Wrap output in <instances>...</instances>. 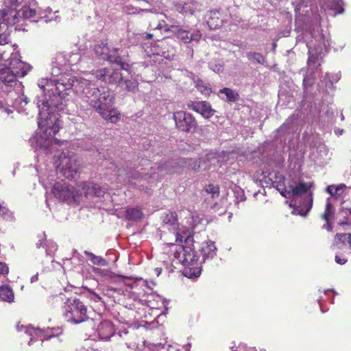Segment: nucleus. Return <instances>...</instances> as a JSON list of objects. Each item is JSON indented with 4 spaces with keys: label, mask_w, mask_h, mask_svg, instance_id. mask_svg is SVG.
I'll return each instance as SVG.
<instances>
[{
    "label": "nucleus",
    "mask_w": 351,
    "mask_h": 351,
    "mask_svg": "<svg viewBox=\"0 0 351 351\" xmlns=\"http://www.w3.org/2000/svg\"><path fill=\"white\" fill-rule=\"evenodd\" d=\"M95 97L90 100V107L95 109L104 119L116 123L119 120L120 117L117 110L112 108L115 98L114 95L109 90H103L100 100H95Z\"/></svg>",
    "instance_id": "obj_1"
},
{
    "label": "nucleus",
    "mask_w": 351,
    "mask_h": 351,
    "mask_svg": "<svg viewBox=\"0 0 351 351\" xmlns=\"http://www.w3.org/2000/svg\"><path fill=\"white\" fill-rule=\"evenodd\" d=\"M193 237L187 235L184 239V245H180L174 252V257L182 263L186 269H198L199 256L193 247Z\"/></svg>",
    "instance_id": "obj_2"
},
{
    "label": "nucleus",
    "mask_w": 351,
    "mask_h": 351,
    "mask_svg": "<svg viewBox=\"0 0 351 351\" xmlns=\"http://www.w3.org/2000/svg\"><path fill=\"white\" fill-rule=\"evenodd\" d=\"M42 105L38 124L39 128L45 134V137L50 138L59 132L60 121L56 114L49 112L51 105L48 101H43Z\"/></svg>",
    "instance_id": "obj_3"
},
{
    "label": "nucleus",
    "mask_w": 351,
    "mask_h": 351,
    "mask_svg": "<svg viewBox=\"0 0 351 351\" xmlns=\"http://www.w3.org/2000/svg\"><path fill=\"white\" fill-rule=\"evenodd\" d=\"M64 315L68 321L80 324L88 319L87 306L79 298H69L64 305Z\"/></svg>",
    "instance_id": "obj_4"
},
{
    "label": "nucleus",
    "mask_w": 351,
    "mask_h": 351,
    "mask_svg": "<svg viewBox=\"0 0 351 351\" xmlns=\"http://www.w3.org/2000/svg\"><path fill=\"white\" fill-rule=\"evenodd\" d=\"M61 172L67 178H74L82 167V160L73 152L62 153L60 156Z\"/></svg>",
    "instance_id": "obj_5"
},
{
    "label": "nucleus",
    "mask_w": 351,
    "mask_h": 351,
    "mask_svg": "<svg viewBox=\"0 0 351 351\" xmlns=\"http://www.w3.org/2000/svg\"><path fill=\"white\" fill-rule=\"evenodd\" d=\"M173 119L176 128L186 133H193L198 128L195 117L191 113L185 110H178L173 112Z\"/></svg>",
    "instance_id": "obj_6"
},
{
    "label": "nucleus",
    "mask_w": 351,
    "mask_h": 351,
    "mask_svg": "<svg viewBox=\"0 0 351 351\" xmlns=\"http://www.w3.org/2000/svg\"><path fill=\"white\" fill-rule=\"evenodd\" d=\"M74 91L77 93H82L84 94L86 98V101L90 106V100L93 97H96L95 99H99L102 96L103 91L96 87L95 84L91 82L90 80L83 77L75 78Z\"/></svg>",
    "instance_id": "obj_7"
},
{
    "label": "nucleus",
    "mask_w": 351,
    "mask_h": 351,
    "mask_svg": "<svg viewBox=\"0 0 351 351\" xmlns=\"http://www.w3.org/2000/svg\"><path fill=\"white\" fill-rule=\"evenodd\" d=\"M51 193L60 200L68 202L76 201V197L79 196V192L73 186L63 180L53 184Z\"/></svg>",
    "instance_id": "obj_8"
},
{
    "label": "nucleus",
    "mask_w": 351,
    "mask_h": 351,
    "mask_svg": "<svg viewBox=\"0 0 351 351\" xmlns=\"http://www.w3.org/2000/svg\"><path fill=\"white\" fill-rule=\"evenodd\" d=\"M96 77L106 83L118 84L121 86L123 82L121 73L118 69L110 68H104L97 70L95 72Z\"/></svg>",
    "instance_id": "obj_9"
},
{
    "label": "nucleus",
    "mask_w": 351,
    "mask_h": 351,
    "mask_svg": "<svg viewBox=\"0 0 351 351\" xmlns=\"http://www.w3.org/2000/svg\"><path fill=\"white\" fill-rule=\"evenodd\" d=\"M187 108L192 110L197 113L201 114L206 119H209L215 113L210 104L206 101H192L190 100L186 103Z\"/></svg>",
    "instance_id": "obj_10"
},
{
    "label": "nucleus",
    "mask_w": 351,
    "mask_h": 351,
    "mask_svg": "<svg viewBox=\"0 0 351 351\" xmlns=\"http://www.w3.org/2000/svg\"><path fill=\"white\" fill-rule=\"evenodd\" d=\"M75 76L70 74H64L58 79L51 81V84H54L56 86V92L60 95L64 90L73 89L74 90Z\"/></svg>",
    "instance_id": "obj_11"
},
{
    "label": "nucleus",
    "mask_w": 351,
    "mask_h": 351,
    "mask_svg": "<svg viewBox=\"0 0 351 351\" xmlns=\"http://www.w3.org/2000/svg\"><path fill=\"white\" fill-rule=\"evenodd\" d=\"M17 77H23L31 70L32 66L17 57L12 58L8 66Z\"/></svg>",
    "instance_id": "obj_12"
},
{
    "label": "nucleus",
    "mask_w": 351,
    "mask_h": 351,
    "mask_svg": "<svg viewBox=\"0 0 351 351\" xmlns=\"http://www.w3.org/2000/svg\"><path fill=\"white\" fill-rule=\"evenodd\" d=\"M19 14L15 9L4 8L0 10V21L7 27L14 25L19 23Z\"/></svg>",
    "instance_id": "obj_13"
},
{
    "label": "nucleus",
    "mask_w": 351,
    "mask_h": 351,
    "mask_svg": "<svg viewBox=\"0 0 351 351\" xmlns=\"http://www.w3.org/2000/svg\"><path fill=\"white\" fill-rule=\"evenodd\" d=\"M80 186L86 196L102 197L106 193V189L91 182H82Z\"/></svg>",
    "instance_id": "obj_14"
},
{
    "label": "nucleus",
    "mask_w": 351,
    "mask_h": 351,
    "mask_svg": "<svg viewBox=\"0 0 351 351\" xmlns=\"http://www.w3.org/2000/svg\"><path fill=\"white\" fill-rule=\"evenodd\" d=\"M97 332L99 339L109 340L114 335L115 330L110 321L104 320L97 326Z\"/></svg>",
    "instance_id": "obj_15"
},
{
    "label": "nucleus",
    "mask_w": 351,
    "mask_h": 351,
    "mask_svg": "<svg viewBox=\"0 0 351 351\" xmlns=\"http://www.w3.org/2000/svg\"><path fill=\"white\" fill-rule=\"evenodd\" d=\"M17 77L9 66H3L0 69V80L5 86L13 87L16 84Z\"/></svg>",
    "instance_id": "obj_16"
},
{
    "label": "nucleus",
    "mask_w": 351,
    "mask_h": 351,
    "mask_svg": "<svg viewBox=\"0 0 351 351\" xmlns=\"http://www.w3.org/2000/svg\"><path fill=\"white\" fill-rule=\"evenodd\" d=\"M313 201V193L310 192L306 198L303 200L302 203L294 208V210L292 211V213L303 217L306 216L312 208Z\"/></svg>",
    "instance_id": "obj_17"
},
{
    "label": "nucleus",
    "mask_w": 351,
    "mask_h": 351,
    "mask_svg": "<svg viewBox=\"0 0 351 351\" xmlns=\"http://www.w3.org/2000/svg\"><path fill=\"white\" fill-rule=\"evenodd\" d=\"M337 241L335 246L337 249L343 250L346 254L351 253V234L337 233L336 234Z\"/></svg>",
    "instance_id": "obj_18"
},
{
    "label": "nucleus",
    "mask_w": 351,
    "mask_h": 351,
    "mask_svg": "<svg viewBox=\"0 0 351 351\" xmlns=\"http://www.w3.org/2000/svg\"><path fill=\"white\" fill-rule=\"evenodd\" d=\"M335 217V208L332 204L328 202L325 206V209L323 213H322L320 217L323 219L326 223L323 226V228L326 229L328 231H331L332 229V225L330 220Z\"/></svg>",
    "instance_id": "obj_19"
},
{
    "label": "nucleus",
    "mask_w": 351,
    "mask_h": 351,
    "mask_svg": "<svg viewBox=\"0 0 351 351\" xmlns=\"http://www.w3.org/2000/svg\"><path fill=\"white\" fill-rule=\"evenodd\" d=\"M94 51L100 59L107 60L110 62L111 61H116V59H114L115 55L110 54V50L107 43H101L96 45Z\"/></svg>",
    "instance_id": "obj_20"
},
{
    "label": "nucleus",
    "mask_w": 351,
    "mask_h": 351,
    "mask_svg": "<svg viewBox=\"0 0 351 351\" xmlns=\"http://www.w3.org/2000/svg\"><path fill=\"white\" fill-rule=\"evenodd\" d=\"M199 250L204 261L206 259L213 258L217 254V247L212 241L203 242Z\"/></svg>",
    "instance_id": "obj_21"
},
{
    "label": "nucleus",
    "mask_w": 351,
    "mask_h": 351,
    "mask_svg": "<svg viewBox=\"0 0 351 351\" xmlns=\"http://www.w3.org/2000/svg\"><path fill=\"white\" fill-rule=\"evenodd\" d=\"M17 46L12 45H3L0 47V61L11 60L12 58L18 56L19 53L16 51Z\"/></svg>",
    "instance_id": "obj_22"
},
{
    "label": "nucleus",
    "mask_w": 351,
    "mask_h": 351,
    "mask_svg": "<svg viewBox=\"0 0 351 351\" xmlns=\"http://www.w3.org/2000/svg\"><path fill=\"white\" fill-rule=\"evenodd\" d=\"M274 186L280 193L282 196L287 197L291 195V190L287 189L285 186V178L280 175L275 177L273 181Z\"/></svg>",
    "instance_id": "obj_23"
},
{
    "label": "nucleus",
    "mask_w": 351,
    "mask_h": 351,
    "mask_svg": "<svg viewBox=\"0 0 351 351\" xmlns=\"http://www.w3.org/2000/svg\"><path fill=\"white\" fill-rule=\"evenodd\" d=\"M176 37L184 43H189L191 40H198L201 35L192 34L189 31L178 29L176 33Z\"/></svg>",
    "instance_id": "obj_24"
},
{
    "label": "nucleus",
    "mask_w": 351,
    "mask_h": 351,
    "mask_svg": "<svg viewBox=\"0 0 351 351\" xmlns=\"http://www.w3.org/2000/svg\"><path fill=\"white\" fill-rule=\"evenodd\" d=\"M0 299L8 303L13 302L14 294L12 289L7 285L0 286Z\"/></svg>",
    "instance_id": "obj_25"
},
{
    "label": "nucleus",
    "mask_w": 351,
    "mask_h": 351,
    "mask_svg": "<svg viewBox=\"0 0 351 351\" xmlns=\"http://www.w3.org/2000/svg\"><path fill=\"white\" fill-rule=\"evenodd\" d=\"M143 217V213L139 207L128 208L125 210V218L129 221H138Z\"/></svg>",
    "instance_id": "obj_26"
},
{
    "label": "nucleus",
    "mask_w": 351,
    "mask_h": 351,
    "mask_svg": "<svg viewBox=\"0 0 351 351\" xmlns=\"http://www.w3.org/2000/svg\"><path fill=\"white\" fill-rule=\"evenodd\" d=\"M138 82L136 79H126L123 80L120 86L130 93H136L138 90Z\"/></svg>",
    "instance_id": "obj_27"
},
{
    "label": "nucleus",
    "mask_w": 351,
    "mask_h": 351,
    "mask_svg": "<svg viewBox=\"0 0 351 351\" xmlns=\"http://www.w3.org/2000/svg\"><path fill=\"white\" fill-rule=\"evenodd\" d=\"M219 16V12L217 10L210 12L207 23L210 29H217L221 26V20Z\"/></svg>",
    "instance_id": "obj_28"
},
{
    "label": "nucleus",
    "mask_w": 351,
    "mask_h": 351,
    "mask_svg": "<svg viewBox=\"0 0 351 351\" xmlns=\"http://www.w3.org/2000/svg\"><path fill=\"white\" fill-rule=\"evenodd\" d=\"M311 185L304 182H299L295 186H293L291 190V195L293 196H300L303 194L307 193Z\"/></svg>",
    "instance_id": "obj_29"
},
{
    "label": "nucleus",
    "mask_w": 351,
    "mask_h": 351,
    "mask_svg": "<svg viewBox=\"0 0 351 351\" xmlns=\"http://www.w3.org/2000/svg\"><path fill=\"white\" fill-rule=\"evenodd\" d=\"M327 8L335 12V14H342L344 11L342 0H328Z\"/></svg>",
    "instance_id": "obj_30"
},
{
    "label": "nucleus",
    "mask_w": 351,
    "mask_h": 351,
    "mask_svg": "<svg viewBox=\"0 0 351 351\" xmlns=\"http://www.w3.org/2000/svg\"><path fill=\"white\" fill-rule=\"evenodd\" d=\"M219 93L224 94L226 97V99L230 102H234L239 100V95L230 88H223L219 90Z\"/></svg>",
    "instance_id": "obj_31"
},
{
    "label": "nucleus",
    "mask_w": 351,
    "mask_h": 351,
    "mask_svg": "<svg viewBox=\"0 0 351 351\" xmlns=\"http://www.w3.org/2000/svg\"><path fill=\"white\" fill-rule=\"evenodd\" d=\"M84 254L88 258L90 261L97 265L105 266L107 265L106 261L101 256H96L92 252L85 251Z\"/></svg>",
    "instance_id": "obj_32"
},
{
    "label": "nucleus",
    "mask_w": 351,
    "mask_h": 351,
    "mask_svg": "<svg viewBox=\"0 0 351 351\" xmlns=\"http://www.w3.org/2000/svg\"><path fill=\"white\" fill-rule=\"evenodd\" d=\"M18 14H19V19L21 18L24 19H30L34 17L36 15V11L29 7L24 6L21 10L17 11Z\"/></svg>",
    "instance_id": "obj_33"
},
{
    "label": "nucleus",
    "mask_w": 351,
    "mask_h": 351,
    "mask_svg": "<svg viewBox=\"0 0 351 351\" xmlns=\"http://www.w3.org/2000/svg\"><path fill=\"white\" fill-rule=\"evenodd\" d=\"M247 57L248 60L254 62H256L259 64H263L264 57L260 53L256 52H250L247 54Z\"/></svg>",
    "instance_id": "obj_34"
},
{
    "label": "nucleus",
    "mask_w": 351,
    "mask_h": 351,
    "mask_svg": "<svg viewBox=\"0 0 351 351\" xmlns=\"http://www.w3.org/2000/svg\"><path fill=\"white\" fill-rule=\"evenodd\" d=\"M197 88L203 94L208 95L210 89L208 84H206L203 80H197L196 81Z\"/></svg>",
    "instance_id": "obj_35"
},
{
    "label": "nucleus",
    "mask_w": 351,
    "mask_h": 351,
    "mask_svg": "<svg viewBox=\"0 0 351 351\" xmlns=\"http://www.w3.org/2000/svg\"><path fill=\"white\" fill-rule=\"evenodd\" d=\"M206 192L211 194L212 198L218 197L219 195V187L210 184L206 187Z\"/></svg>",
    "instance_id": "obj_36"
},
{
    "label": "nucleus",
    "mask_w": 351,
    "mask_h": 351,
    "mask_svg": "<svg viewBox=\"0 0 351 351\" xmlns=\"http://www.w3.org/2000/svg\"><path fill=\"white\" fill-rule=\"evenodd\" d=\"M114 59H116V61H111V63H115L119 65L121 69L127 71L130 69V65L127 62H123L120 56L115 55Z\"/></svg>",
    "instance_id": "obj_37"
},
{
    "label": "nucleus",
    "mask_w": 351,
    "mask_h": 351,
    "mask_svg": "<svg viewBox=\"0 0 351 351\" xmlns=\"http://www.w3.org/2000/svg\"><path fill=\"white\" fill-rule=\"evenodd\" d=\"M345 187L346 186L344 184H341L337 186L335 185H330L327 187L326 190L330 195H331L332 196H335L339 194V191L343 190V189H344Z\"/></svg>",
    "instance_id": "obj_38"
},
{
    "label": "nucleus",
    "mask_w": 351,
    "mask_h": 351,
    "mask_svg": "<svg viewBox=\"0 0 351 351\" xmlns=\"http://www.w3.org/2000/svg\"><path fill=\"white\" fill-rule=\"evenodd\" d=\"M11 213L9 209L0 204V217L5 219L6 217H9Z\"/></svg>",
    "instance_id": "obj_39"
},
{
    "label": "nucleus",
    "mask_w": 351,
    "mask_h": 351,
    "mask_svg": "<svg viewBox=\"0 0 351 351\" xmlns=\"http://www.w3.org/2000/svg\"><path fill=\"white\" fill-rule=\"evenodd\" d=\"M335 259V262L339 265H344L348 261V259L346 258L343 257V254H336Z\"/></svg>",
    "instance_id": "obj_40"
},
{
    "label": "nucleus",
    "mask_w": 351,
    "mask_h": 351,
    "mask_svg": "<svg viewBox=\"0 0 351 351\" xmlns=\"http://www.w3.org/2000/svg\"><path fill=\"white\" fill-rule=\"evenodd\" d=\"M9 273L8 265L3 262H0V274L5 275Z\"/></svg>",
    "instance_id": "obj_41"
},
{
    "label": "nucleus",
    "mask_w": 351,
    "mask_h": 351,
    "mask_svg": "<svg viewBox=\"0 0 351 351\" xmlns=\"http://www.w3.org/2000/svg\"><path fill=\"white\" fill-rule=\"evenodd\" d=\"M38 332H40L39 329H36L29 327H27L25 330V333L29 334L30 335H32V333H35L36 335H37Z\"/></svg>",
    "instance_id": "obj_42"
},
{
    "label": "nucleus",
    "mask_w": 351,
    "mask_h": 351,
    "mask_svg": "<svg viewBox=\"0 0 351 351\" xmlns=\"http://www.w3.org/2000/svg\"><path fill=\"white\" fill-rule=\"evenodd\" d=\"M165 21L164 20H162V21H160L158 23V24L157 25V26L155 27V29H159V30L164 29V27H165Z\"/></svg>",
    "instance_id": "obj_43"
},
{
    "label": "nucleus",
    "mask_w": 351,
    "mask_h": 351,
    "mask_svg": "<svg viewBox=\"0 0 351 351\" xmlns=\"http://www.w3.org/2000/svg\"><path fill=\"white\" fill-rule=\"evenodd\" d=\"M182 241H183V236L181 234L177 232L176 236V241L182 243Z\"/></svg>",
    "instance_id": "obj_44"
},
{
    "label": "nucleus",
    "mask_w": 351,
    "mask_h": 351,
    "mask_svg": "<svg viewBox=\"0 0 351 351\" xmlns=\"http://www.w3.org/2000/svg\"><path fill=\"white\" fill-rule=\"evenodd\" d=\"M339 225L343 226L344 230H347L346 226H351V222L343 221V222H340Z\"/></svg>",
    "instance_id": "obj_45"
},
{
    "label": "nucleus",
    "mask_w": 351,
    "mask_h": 351,
    "mask_svg": "<svg viewBox=\"0 0 351 351\" xmlns=\"http://www.w3.org/2000/svg\"><path fill=\"white\" fill-rule=\"evenodd\" d=\"M119 48H114V49H112V50H110V54H112V55H119V54H118V53H119Z\"/></svg>",
    "instance_id": "obj_46"
},
{
    "label": "nucleus",
    "mask_w": 351,
    "mask_h": 351,
    "mask_svg": "<svg viewBox=\"0 0 351 351\" xmlns=\"http://www.w3.org/2000/svg\"><path fill=\"white\" fill-rule=\"evenodd\" d=\"M2 110H3V111L5 112H6L8 114H12L13 112V110L8 108H6V107H4L3 108H1Z\"/></svg>",
    "instance_id": "obj_47"
},
{
    "label": "nucleus",
    "mask_w": 351,
    "mask_h": 351,
    "mask_svg": "<svg viewBox=\"0 0 351 351\" xmlns=\"http://www.w3.org/2000/svg\"><path fill=\"white\" fill-rule=\"evenodd\" d=\"M159 168L160 169V173H168L171 172L170 169L166 170V169H163L162 166L159 167Z\"/></svg>",
    "instance_id": "obj_48"
},
{
    "label": "nucleus",
    "mask_w": 351,
    "mask_h": 351,
    "mask_svg": "<svg viewBox=\"0 0 351 351\" xmlns=\"http://www.w3.org/2000/svg\"><path fill=\"white\" fill-rule=\"evenodd\" d=\"M153 34L149 33H146L145 36V38L147 40H150L153 38Z\"/></svg>",
    "instance_id": "obj_49"
},
{
    "label": "nucleus",
    "mask_w": 351,
    "mask_h": 351,
    "mask_svg": "<svg viewBox=\"0 0 351 351\" xmlns=\"http://www.w3.org/2000/svg\"><path fill=\"white\" fill-rule=\"evenodd\" d=\"M192 162H193V160H192V159H187V160L185 161V164H186V165H192Z\"/></svg>",
    "instance_id": "obj_50"
},
{
    "label": "nucleus",
    "mask_w": 351,
    "mask_h": 351,
    "mask_svg": "<svg viewBox=\"0 0 351 351\" xmlns=\"http://www.w3.org/2000/svg\"><path fill=\"white\" fill-rule=\"evenodd\" d=\"M88 324L90 325V326H94V322L93 319L90 320L88 322Z\"/></svg>",
    "instance_id": "obj_51"
},
{
    "label": "nucleus",
    "mask_w": 351,
    "mask_h": 351,
    "mask_svg": "<svg viewBox=\"0 0 351 351\" xmlns=\"http://www.w3.org/2000/svg\"><path fill=\"white\" fill-rule=\"evenodd\" d=\"M3 108V104L0 101V109Z\"/></svg>",
    "instance_id": "obj_52"
},
{
    "label": "nucleus",
    "mask_w": 351,
    "mask_h": 351,
    "mask_svg": "<svg viewBox=\"0 0 351 351\" xmlns=\"http://www.w3.org/2000/svg\"><path fill=\"white\" fill-rule=\"evenodd\" d=\"M40 88L43 90V91H45V86L42 85Z\"/></svg>",
    "instance_id": "obj_53"
}]
</instances>
